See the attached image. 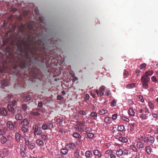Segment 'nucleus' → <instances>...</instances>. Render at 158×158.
Listing matches in <instances>:
<instances>
[{
  "mask_svg": "<svg viewBox=\"0 0 158 158\" xmlns=\"http://www.w3.org/2000/svg\"><path fill=\"white\" fill-rule=\"evenodd\" d=\"M153 73L152 70H149L145 72L144 74L142 76L141 81L142 86L144 89H148V83L150 81V78L148 76H152Z\"/></svg>",
  "mask_w": 158,
  "mask_h": 158,
  "instance_id": "1",
  "label": "nucleus"
},
{
  "mask_svg": "<svg viewBox=\"0 0 158 158\" xmlns=\"http://www.w3.org/2000/svg\"><path fill=\"white\" fill-rule=\"evenodd\" d=\"M23 138L24 140L25 145L27 146L29 149L32 150L35 146V144L30 140L31 138L30 135L25 134L23 136Z\"/></svg>",
  "mask_w": 158,
  "mask_h": 158,
  "instance_id": "2",
  "label": "nucleus"
},
{
  "mask_svg": "<svg viewBox=\"0 0 158 158\" xmlns=\"http://www.w3.org/2000/svg\"><path fill=\"white\" fill-rule=\"evenodd\" d=\"M22 56L23 59L20 62L19 64V66L20 68L24 69L27 65L26 64V60H28V61H30V59L28 56L27 52H26L24 53V55H22Z\"/></svg>",
  "mask_w": 158,
  "mask_h": 158,
  "instance_id": "3",
  "label": "nucleus"
},
{
  "mask_svg": "<svg viewBox=\"0 0 158 158\" xmlns=\"http://www.w3.org/2000/svg\"><path fill=\"white\" fill-rule=\"evenodd\" d=\"M16 101L14 100L11 103L9 104L8 106L9 110L14 114H15L17 112L16 109L15 108H14V106L16 105Z\"/></svg>",
  "mask_w": 158,
  "mask_h": 158,
  "instance_id": "4",
  "label": "nucleus"
},
{
  "mask_svg": "<svg viewBox=\"0 0 158 158\" xmlns=\"http://www.w3.org/2000/svg\"><path fill=\"white\" fill-rule=\"evenodd\" d=\"M40 112L43 113V110L40 108H37L32 109L30 112V114L33 116H38L40 115Z\"/></svg>",
  "mask_w": 158,
  "mask_h": 158,
  "instance_id": "5",
  "label": "nucleus"
},
{
  "mask_svg": "<svg viewBox=\"0 0 158 158\" xmlns=\"http://www.w3.org/2000/svg\"><path fill=\"white\" fill-rule=\"evenodd\" d=\"M33 129L34 132V135H40L42 133V131L40 127L36 125H34L33 126Z\"/></svg>",
  "mask_w": 158,
  "mask_h": 158,
  "instance_id": "6",
  "label": "nucleus"
},
{
  "mask_svg": "<svg viewBox=\"0 0 158 158\" xmlns=\"http://www.w3.org/2000/svg\"><path fill=\"white\" fill-rule=\"evenodd\" d=\"M142 139L145 143L149 142L150 143H153L155 141L154 138L152 136L142 137Z\"/></svg>",
  "mask_w": 158,
  "mask_h": 158,
  "instance_id": "7",
  "label": "nucleus"
},
{
  "mask_svg": "<svg viewBox=\"0 0 158 158\" xmlns=\"http://www.w3.org/2000/svg\"><path fill=\"white\" fill-rule=\"evenodd\" d=\"M118 148L116 151V154L118 157L121 156L123 155V149L121 148L122 146L120 144H118Z\"/></svg>",
  "mask_w": 158,
  "mask_h": 158,
  "instance_id": "8",
  "label": "nucleus"
},
{
  "mask_svg": "<svg viewBox=\"0 0 158 158\" xmlns=\"http://www.w3.org/2000/svg\"><path fill=\"white\" fill-rule=\"evenodd\" d=\"M76 147V145L73 142H71L68 143L65 146V148L68 150H74Z\"/></svg>",
  "mask_w": 158,
  "mask_h": 158,
  "instance_id": "9",
  "label": "nucleus"
},
{
  "mask_svg": "<svg viewBox=\"0 0 158 158\" xmlns=\"http://www.w3.org/2000/svg\"><path fill=\"white\" fill-rule=\"evenodd\" d=\"M15 140L17 142L20 143L21 141L22 140L21 135L19 133L16 132L15 134Z\"/></svg>",
  "mask_w": 158,
  "mask_h": 158,
  "instance_id": "10",
  "label": "nucleus"
},
{
  "mask_svg": "<svg viewBox=\"0 0 158 158\" xmlns=\"http://www.w3.org/2000/svg\"><path fill=\"white\" fill-rule=\"evenodd\" d=\"M7 127L11 130L14 129L15 126L11 121H8L6 123Z\"/></svg>",
  "mask_w": 158,
  "mask_h": 158,
  "instance_id": "11",
  "label": "nucleus"
},
{
  "mask_svg": "<svg viewBox=\"0 0 158 158\" xmlns=\"http://www.w3.org/2000/svg\"><path fill=\"white\" fill-rule=\"evenodd\" d=\"M1 85V88H4V87L9 85V82L7 80L2 81L0 83Z\"/></svg>",
  "mask_w": 158,
  "mask_h": 158,
  "instance_id": "12",
  "label": "nucleus"
},
{
  "mask_svg": "<svg viewBox=\"0 0 158 158\" xmlns=\"http://www.w3.org/2000/svg\"><path fill=\"white\" fill-rule=\"evenodd\" d=\"M7 114V111L4 108H3L2 109L0 108V116H6Z\"/></svg>",
  "mask_w": 158,
  "mask_h": 158,
  "instance_id": "13",
  "label": "nucleus"
},
{
  "mask_svg": "<svg viewBox=\"0 0 158 158\" xmlns=\"http://www.w3.org/2000/svg\"><path fill=\"white\" fill-rule=\"evenodd\" d=\"M97 117V114L95 112H92L91 113L90 118L94 120H96Z\"/></svg>",
  "mask_w": 158,
  "mask_h": 158,
  "instance_id": "14",
  "label": "nucleus"
},
{
  "mask_svg": "<svg viewBox=\"0 0 158 158\" xmlns=\"http://www.w3.org/2000/svg\"><path fill=\"white\" fill-rule=\"evenodd\" d=\"M0 141L2 144H4L7 142V139L6 137L3 136L1 137Z\"/></svg>",
  "mask_w": 158,
  "mask_h": 158,
  "instance_id": "15",
  "label": "nucleus"
},
{
  "mask_svg": "<svg viewBox=\"0 0 158 158\" xmlns=\"http://www.w3.org/2000/svg\"><path fill=\"white\" fill-rule=\"evenodd\" d=\"M40 139H42L43 141H47L48 140V137L47 135L44 134H42L40 136Z\"/></svg>",
  "mask_w": 158,
  "mask_h": 158,
  "instance_id": "16",
  "label": "nucleus"
},
{
  "mask_svg": "<svg viewBox=\"0 0 158 158\" xmlns=\"http://www.w3.org/2000/svg\"><path fill=\"white\" fill-rule=\"evenodd\" d=\"M36 144L40 147H43L44 145L43 141L40 139H38L36 141Z\"/></svg>",
  "mask_w": 158,
  "mask_h": 158,
  "instance_id": "17",
  "label": "nucleus"
},
{
  "mask_svg": "<svg viewBox=\"0 0 158 158\" xmlns=\"http://www.w3.org/2000/svg\"><path fill=\"white\" fill-rule=\"evenodd\" d=\"M128 114L130 116L132 117L135 116V113L132 108H130L128 110Z\"/></svg>",
  "mask_w": 158,
  "mask_h": 158,
  "instance_id": "18",
  "label": "nucleus"
},
{
  "mask_svg": "<svg viewBox=\"0 0 158 158\" xmlns=\"http://www.w3.org/2000/svg\"><path fill=\"white\" fill-rule=\"evenodd\" d=\"M35 71L36 69H35L32 68L30 69L29 70L30 75L31 76H33L34 75H35L36 74Z\"/></svg>",
  "mask_w": 158,
  "mask_h": 158,
  "instance_id": "19",
  "label": "nucleus"
},
{
  "mask_svg": "<svg viewBox=\"0 0 158 158\" xmlns=\"http://www.w3.org/2000/svg\"><path fill=\"white\" fill-rule=\"evenodd\" d=\"M21 124L23 126L27 127L29 124V122L27 119H24L22 122Z\"/></svg>",
  "mask_w": 158,
  "mask_h": 158,
  "instance_id": "20",
  "label": "nucleus"
},
{
  "mask_svg": "<svg viewBox=\"0 0 158 158\" xmlns=\"http://www.w3.org/2000/svg\"><path fill=\"white\" fill-rule=\"evenodd\" d=\"M136 146L137 148L139 149H140V148H144L143 143L140 141H138L137 142Z\"/></svg>",
  "mask_w": 158,
  "mask_h": 158,
  "instance_id": "21",
  "label": "nucleus"
},
{
  "mask_svg": "<svg viewBox=\"0 0 158 158\" xmlns=\"http://www.w3.org/2000/svg\"><path fill=\"white\" fill-rule=\"evenodd\" d=\"M93 153L94 155L98 157H101L102 156V155L98 150H94Z\"/></svg>",
  "mask_w": 158,
  "mask_h": 158,
  "instance_id": "22",
  "label": "nucleus"
},
{
  "mask_svg": "<svg viewBox=\"0 0 158 158\" xmlns=\"http://www.w3.org/2000/svg\"><path fill=\"white\" fill-rule=\"evenodd\" d=\"M73 136L76 138L77 139H81V136L77 132H75L73 134Z\"/></svg>",
  "mask_w": 158,
  "mask_h": 158,
  "instance_id": "23",
  "label": "nucleus"
},
{
  "mask_svg": "<svg viewBox=\"0 0 158 158\" xmlns=\"http://www.w3.org/2000/svg\"><path fill=\"white\" fill-rule=\"evenodd\" d=\"M92 153L89 151H87L85 153V156L87 157L90 158L92 157Z\"/></svg>",
  "mask_w": 158,
  "mask_h": 158,
  "instance_id": "24",
  "label": "nucleus"
},
{
  "mask_svg": "<svg viewBox=\"0 0 158 158\" xmlns=\"http://www.w3.org/2000/svg\"><path fill=\"white\" fill-rule=\"evenodd\" d=\"M135 83H133L130 84H129L128 85H127L126 86V87L128 89H131L135 87Z\"/></svg>",
  "mask_w": 158,
  "mask_h": 158,
  "instance_id": "25",
  "label": "nucleus"
},
{
  "mask_svg": "<svg viewBox=\"0 0 158 158\" xmlns=\"http://www.w3.org/2000/svg\"><path fill=\"white\" fill-rule=\"evenodd\" d=\"M31 96L30 94H27L24 97V100L26 102H27L31 99Z\"/></svg>",
  "mask_w": 158,
  "mask_h": 158,
  "instance_id": "26",
  "label": "nucleus"
},
{
  "mask_svg": "<svg viewBox=\"0 0 158 158\" xmlns=\"http://www.w3.org/2000/svg\"><path fill=\"white\" fill-rule=\"evenodd\" d=\"M118 140L123 143H125L128 141V140L125 137H120L118 139Z\"/></svg>",
  "mask_w": 158,
  "mask_h": 158,
  "instance_id": "27",
  "label": "nucleus"
},
{
  "mask_svg": "<svg viewBox=\"0 0 158 158\" xmlns=\"http://www.w3.org/2000/svg\"><path fill=\"white\" fill-rule=\"evenodd\" d=\"M60 152L63 155H66L68 152V149L65 148H62L60 150Z\"/></svg>",
  "mask_w": 158,
  "mask_h": 158,
  "instance_id": "28",
  "label": "nucleus"
},
{
  "mask_svg": "<svg viewBox=\"0 0 158 158\" xmlns=\"http://www.w3.org/2000/svg\"><path fill=\"white\" fill-rule=\"evenodd\" d=\"M105 122L107 123H111V118L110 117H107L104 118Z\"/></svg>",
  "mask_w": 158,
  "mask_h": 158,
  "instance_id": "29",
  "label": "nucleus"
},
{
  "mask_svg": "<svg viewBox=\"0 0 158 158\" xmlns=\"http://www.w3.org/2000/svg\"><path fill=\"white\" fill-rule=\"evenodd\" d=\"M23 118L22 116L19 114H17L15 117V119L17 120H22Z\"/></svg>",
  "mask_w": 158,
  "mask_h": 158,
  "instance_id": "30",
  "label": "nucleus"
},
{
  "mask_svg": "<svg viewBox=\"0 0 158 158\" xmlns=\"http://www.w3.org/2000/svg\"><path fill=\"white\" fill-rule=\"evenodd\" d=\"M145 149H146V151L148 154H149L151 153V148L150 146H147L145 148Z\"/></svg>",
  "mask_w": 158,
  "mask_h": 158,
  "instance_id": "31",
  "label": "nucleus"
},
{
  "mask_svg": "<svg viewBox=\"0 0 158 158\" xmlns=\"http://www.w3.org/2000/svg\"><path fill=\"white\" fill-rule=\"evenodd\" d=\"M139 117L140 118L143 120H146L148 118L147 115L144 114H142L140 115Z\"/></svg>",
  "mask_w": 158,
  "mask_h": 158,
  "instance_id": "32",
  "label": "nucleus"
},
{
  "mask_svg": "<svg viewBox=\"0 0 158 158\" xmlns=\"http://www.w3.org/2000/svg\"><path fill=\"white\" fill-rule=\"evenodd\" d=\"M79 152L80 151L79 150H75L73 153V155L76 158L78 157L79 155Z\"/></svg>",
  "mask_w": 158,
  "mask_h": 158,
  "instance_id": "33",
  "label": "nucleus"
},
{
  "mask_svg": "<svg viewBox=\"0 0 158 158\" xmlns=\"http://www.w3.org/2000/svg\"><path fill=\"white\" fill-rule=\"evenodd\" d=\"M94 136L93 134L91 133H89L87 134L86 136H85L86 138H89V139H92Z\"/></svg>",
  "mask_w": 158,
  "mask_h": 158,
  "instance_id": "34",
  "label": "nucleus"
},
{
  "mask_svg": "<svg viewBox=\"0 0 158 158\" xmlns=\"http://www.w3.org/2000/svg\"><path fill=\"white\" fill-rule=\"evenodd\" d=\"M125 127L124 126H119L118 127V130L119 131H122L124 129Z\"/></svg>",
  "mask_w": 158,
  "mask_h": 158,
  "instance_id": "35",
  "label": "nucleus"
},
{
  "mask_svg": "<svg viewBox=\"0 0 158 158\" xmlns=\"http://www.w3.org/2000/svg\"><path fill=\"white\" fill-rule=\"evenodd\" d=\"M3 152L4 153L5 156H7L9 154V150L6 148L3 149Z\"/></svg>",
  "mask_w": 158,
  "mask_h": 158,
  "instance_id": "36",
  "label": "nucleus"
},
{
  "mask_svg": "<svg viewBox=\"0 0 158 158\" xmlns=\"http://www.w3.org/2000/svg\"><path fill=\"white\" fill-rule=\"evenodd\" d=\"M130 148L134 152H137L138 149L134 145H131L130 146Z\"/></svg>",
  "mask_w": 158,
  "mask_h": 158,
  "instance_id": "37",
  "label": "nucleus"
},
{
  "mask_svg": "<svg viewBox=\"0 0 158 158\" xmlns=\"http://www.w3.org/2000/svg\"><path fill=\"white\" fill-rule=\"evenodd\" d=\"M107 110H104V109H102L100 110L99 112V114H105L107 113Z\"/></svg>",
  "mask_w": 158,
  "mask_h": 158,
  "instance_id": "38",
  "label": "nucleus"
},
{
  "mask_svg": "<svg viewBox=\"0 0 158 158\" xmlns=\"http://www.w3.org/2000/svg\"><path fill=\"white\" fill-rule=\"evenodd\" d=\"M123 154L124 155H127L129 154V151L128 150L124 149L123 150Z\"/></svg>",
  "mask_w": 158,
  "mask_h": 158,
  "instance_id": "39",
  "label": "nucleus"
},
{
  "mask_svg": "<svg viewBox=\"0 0 158 158\" xmlns=\"http://www.w3.org/2000/svg\"><path fill=\"white\" fill-rule=\"evenodd\" d=\"M21 130L24 133H27L28 131V129L24 127H23L21 128Z\"/></svg>",
  "mask_w": 158,
  "mask_h": 158,
  "instance_id": "40",
  "label": "nucleus"
},
{
  "mask_svg": "<svg viewBox=\"0 0 158 158\" xmlns=\"http://www.w3.org/2000/svg\"><path fill=\"white\" fill-rule=\"evenodd\" d=\"M48 127V125L45 123H43L42 126V128L43 130L47 129Z\"/></svg>",
  "mask_w": 158,
  "mask_h": 158,
  "instance_id": "41",
  "label": "nucleus"
},
{
  "mask_svg": "<svg viewBox=\"0 0 158 158\" xmlns=\"http://www.w3.org/2000/svg\"><path fill=\"white\" fill-rule=\"evenodd\" d=\"M83 131L86 132H90L92 131V129L90 127H88L84 130Z\"/></svg>",
  "mask_w": 158,
  "mask_h": 158,
  "instance_id": "42",
  "label": "nucleus"
},
{
  "mask_svg": "<svg viewBox=\"0 0 158 158\" xmlns=\"http://www.w3.org/2000/svg\"><path fill=\"white\" fill-rule=\"evenodd\" d=\"M6 133V132L3 130L0 129V135H4Z\"/></svg>",
  "mask_w": 158,
  "mask_h": 158,
  "instance_id": "43",
  "label": "nucleus"
},
{
  "mask_svg": "<svg viewBox=\"0 0 158 158\" xmlns=\"http://www.w3.org/2000/svg\"><path fill=\"white\" fill-rule=\"evenodd\" d=\"M122 118L123 119V120L128 123L129 122V119L128 118L125 116H122Z\"/></svg>",
  "mask_w": 158,
  "mask_h": 158,
  "instance_id": "44",
  "label": "nucleus"
},
{
  "mask_svg": "<svg viewBox=\"0 0 158 158\" xmlns=\"http://www.w3.org/2000/svg\"><path fill=\"white\" fill-rule=\"evenodd\" d=\"M25 151V147L23 144L20 145V151Z\"/></svg>",
  "mask_w": 158,
  "mask_h": 158,
  "instance_id": "45",
  "label": "nucleus"
},
{
  "mask_svg": "<svg viewBox=\"0 0 158 158\" xmlns=\"http://www.w3.org/2000/svg\"><path fill=\"white\" fill-rule=\"evenodd\" d=\"M148 106L149 107L152 109H153L154 108V105L151 102H149L148 103Z\"/></svg>",
  "mask_w": 158,
  "mask_h": 158,
  "instance_id": "46",
  "label": "nucleus"
},
{
  "mask_svg": "<svg viewBox=\"0 0 158 158\" xmlns=\"http://www.w3.org/2000/svg\"><path fill=\"white\" fill-rule=\"evenodd\" d=\"M147 66V65L145 63H143L142 64H141L139 66V68L141 69H142L145 68Z\"/></svg>",
  "mask_w": 158,
  "mask_h": 158,
  "instance_id": "47",
  "label": "nucleus"
},
{
  "mask_svg": "<svg viewBox=\"0 0 158 158\" xmlns=\"http://www.w3.org/2000/svg\"><path fill=\"white\" fill-rule=\"evenodd\" d=\"M113 150H112L111 149H110V150H108L106 151L105 152V154H110H110H112V153H113Z\"/></svg>",
  "mask_w": 158,
  "mask_h": 158,
  "instance_id": "48",
  "label": "nucleus"
},
{
  "mask_svg": "<svg viewBox=\"0 0 158 158\" xmlns=\"http://www.w3.org/2000/svg\"><path fill=\"white\" fill-rule=\"evenodd\" d=\"M75 128L78 131H84V129H83V128L80 126H77Z\"/></svg>",
  "mask_w": 158,
  "mask_h": 158,
  "instance_id": "49",
  "label": "nucleus"
},
{
  "mask_svg": "<svg viewBox=\"0 0 158 158\" xmlns=\"http://www.w3.org/2000/svg\"><path fill=\"white\" fill-rule=\"evenodd\" d=\"M21 155L23 157H25L27 156L26 154L25 153V151H20Z\"/></svg>",
  "mask_w": 158,
  "mask_h": 158,
  "instance_id": "50",
  "label": "nucleus"
},
{
  "mask_svg": "<svg viewBox=\"0 0 158 158\" xmlns=\"http://www.w3.org/2000/svg\"><path fill=\"white\" fill-rule=\"evenodd\" d=\"M48 127L49 128V129H50V127H51V128H53V123H52L51 122H48Z\"/></svg>",
  "mask_w": 158,
  "mask_h": 158,
  "instance_id": "51",
  "label": "nucleus"
},
{
  "mask_svg": "<svg viewBox=\"0 0 158 158\" xmlns=\"http://www.w3.org/2000/svg\"><path fill=\"white\" fill-rule=\"evenodd\" d=\"M55 120L56 121V122L60 124H61L62 123L61 120L60 118H56V119Z\"/></svg>",
  "mask_w": 158,
  "mask_h": 158,
  "instance_id": "52",
  "label": "nucleus"
},
{
  "mask_svg": "<svg viewBox=\"0 0 158 158\" xmlns=\"http://www.w3.org/2000/svg\"><path fill=\"white\" fill-rule=\"evenodd\" d=\"M116 101L114 100L113 99L112 102H111L110 105L113 106H115L116 105Z\"/></svg>",
  "mask_w": 158,
  "mask_h": 158,
  "instance_id": "53",
  "label": "nucleus"
},
{
  "mask_svg": "<svg viewBox=\"0 0 158 158\" xmlns=\"http://www.w3.org/2000/svg\"><path fill=\"white\" fill-rule=\"evenodd\" d=\"M117 114H114L112 115V118L113 120H115L116 119L117 117Z\"/></svg>",
  "mask_w": 158,
  "mask_h": 158,
  "instance_id": "54",
  "label": "nucleus"
},
{
  "mask_svg": "<svg viewBox=\"0 0 158 158\" xmlns=\"http://www.w3.org/2000/svg\"><path fill=\"white\" fill-rule=\"evenodd\" d=\"M78 112L80 114H82L83 115H85L86 114L85 112L83 110H79L78 111Z\"/></svg>",
  "mask_w": 158,
  "mask_h": 158,
  "instance_id": "55",
  "label": "nucleus"
},
{
  "mask_svg": "<svg viewBox=\"0 0 158 158\" xmlns=\"http://www.w3.org/2000/svg\"><path fill=\"white\" fill-rule=\"evenodd\" d=\"M22 107L23 110L25 111L27 109L28 106L26 105L23 104V105Z\"/></svg>",
  "mask_w": 158,
  "mask_h": 158,
  "instance_id": "56",
  "label": "nucleus"
},
{
  "mask_svg": "<svg viewBox=\"0 0 158 158\" xmlns=\"http://www.w3.org/2000/svg\"><path fill=\"white\" fill-rule=\"evenodd\" d=\"M139 98L140 100V101L142 102H144V100L143 99V97L141 95H139Z\"/></svg>",
  "mask_w": 158,
  "mask_h": 158,
  "instance_id": "57",
  "label": "nucleus"
},
{
  "mask_svg": "<svg viewBox=\"0 0 158 158\" xmlns=\"http://www.w3.org/2000/svg\"><path fill=\"white\" fill-rule=\"evenodd\" d=\"M27 27L29 30H31L33 29V27L32 26L31 24L28 25H27Z\"/></svg>",
  "mask_w": 158,
  "mask_h": 158,
  "instance_id": "58",
  "label": "nucleus"
},
{
  "mask_svg": "<svg viewBox=\"0 0 158 158\" xmlns=\"http://www.w3.org/2000/svg\"><path fill=\"white\" fill-rule=\"evenodd\" d=\"M5 156L3 152H0V158H4Z\"/></svg>",
  "mask_w": 158,
  "mask_h": 158,
  "instance_id": "59",
  "label": "nucleus"
},
{
  "mask_svg": "<svg viewBox=\"0 0 158 158\" xmlns=\"http://www.w3.org/2000/svg\"><path fill=\"white\" fill-rule=\"evenodd\" d=\"M39 20L41 23L43 22L44 18L42 17H39L38 18Z\"/></svg>",
  "mask_w": 158,
  "mask_h": 158,
  "instance_id": "60",
  "label": "nucleus"
},
{
  "mask_svg": "<svg viewBox=\"0 0 158 158\" xmlns=\"http://www.w3.org/2000/svg\"><path fill=\"white\" fill-rule=\"evenodd\" d=\"M151 80L152 81L154 82L157 81V79H156V77L154 76L152 77Z\"/></svg>",
  "mask_w": 158,
  "mask_h": 158,
  "instance_id": "61",
  "label": "nucleus"
},
{
  "mask_svg": "<svg viewBox=\"0 0 158 158\" xmlns=\"http://www.w3.org/2000/svg\"><path fill=\"white\" fill-rule=\"evenodd\" d=\"M58 100H61L63 98V97L61 95H58L57 97Z\"/></svg>",
  "mask_w": 158,
  "mask_h": 158,
  "instance_id": "62",
  "label": "nucleus"
},
{
  "mask_svg": "<svg viewBox=\"0 0 158 158\" xmlns=\"http://www.w3.org/2000/svg\"><path fill=\"white\" fill-rule=\"evenodd\" d=\"M140 72V71L139 69H137L136 70L135 73L136 74V75L137 76H139Z\"/></svg>",
  "mask_w": 158,
  "mask_h": 158,
  "instance_id": "63",
  "label": "nucleus"
},
{
  "mask_svg": "<svg viewBox=\"0 0 158 158\" xmlns=\"http://www.w3.org/2000/svg\"><path fill=\"white\" fill-rule=\"evenodd\" d=\"M128 103H129V104L130 105H132L134 104L133 101L131 99L128 100Z\"/></svg>",
  "mask_w": 158,
  "mask_h": 158,
  "instance_id": "64",
  "label": "nucleus"
}]
</instances>
